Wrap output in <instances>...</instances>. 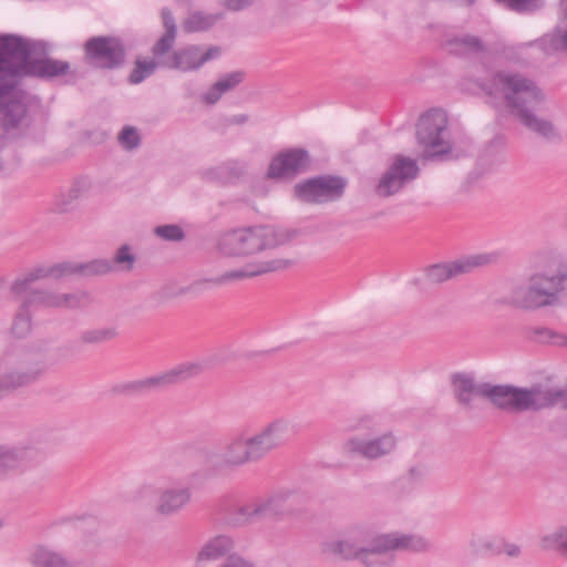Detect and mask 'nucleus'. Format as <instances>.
I'll return each instance as SVG.
<instances>
[{"instance_id":"1","label":"nucleus","mask_w":567,"mask_h":567,"mask_svg":"<svg viewBox=\"0 0 567 567\" xmlns=\"http://www.w3.org/2000/svg\"><path fill=\"white\" fill-rule=\"evenodd\" d=\"M481 86L489 96L503 99L511 113L528 131L546 142L560 141L557 125L535 113L545 94L533 80L518 73L497 72Z\"/></svg>"},{"instance_id":"2","label":"nucleus","mask_w":567,"mask_h":567,"mask_svg":"<svg viewBox=\"0 0 567 567\" xmlns=\"http://www.w3.org/2000/svg\"><path fill=\"white\" fill-rule=\"evenodd\" d=\"M431 549V543L419 535L391 533L372 536L370 529L355 526L341 537L326 542L323 553L343 560L360 559L365 566H373L381 554L392 550L424 553Z\"/></svg>"},{"instance_id":"3","label":"nucleus","mask_w":567,"mask_h":567,"mask_svg":"<svg viewBox=\"0 0 567 567\" xmlns=\"http://www.w3.org/2000/svg\"><path fill=\"white\" fill-rule=\"evenodd\" d=\"M296 233L272 226L237 228L221 234L218 250L229 257H245L287 245Z\"/></svg>"},{"instance_id":"4","label":"nucleus","mask_w":567,"mask_h":567,"mask_svg":"<svg viewBox=\"0 0 567 567\" xmlns=\"http://www.w3.org/2000/svg\"><path fill=\"white\" fill-rule=\"evenodd\" d=\"M30 53L29 42L23 38L12 34L0 37V55H6L19 81L25 75L50 79L70 71L71 66L66 61L51 58L30 59Z\"/></svg>"},{"instance_id":"5","label":"nucleus","mask_w":567,"mask_h":567,"mask_svg":"<svg viewBox=\"0 0 567 567\" xmlns=\"http://www.w3.org/2000/svg\"><path fill=\"white\" fill-rule=\"evenodd\" d=\"M567 282V262L556 269H547L532 275L526 285L517 287L511 302L523 309H539L557 302Z\"/></svg>"},{"instance_id":"6","label":"nucleus","mask_w":567,"mask_h":567,"mask_svg":"<svg viewBox=\"0 0 567 567\" xmlns=\"http://www.w3.org/2000/svg\"><path fill=\"white\" fill-rule=\"evenodd\" d=\"M0 400L38 382L47 372L43 357L32 351L10 354L0 360Z\"/></svg>"},{"instance_id":"7","label":"nucleus","mask_w":567,"mask_h":567,"mask_svg":"<svg viewBox=\"0 0 567 567\" xmlns=\"http://www.w3.org/2000/svg\"><path fill=\"white\" fill-rule=\"evenodd\" d=\"M6 55H0V136L20 126L27 115V93Z\"/></svg>"},{"instance_id":"8","label":"nucleus","mask_w":567,"mask_h":567,"mask_svg":"<svg viewBox=\"0 0 567 567\" xmlns=\"http://www.w3.org/2000/svg\"><path fill=\"white\" fill-rule=\"evenodd\" d=\"M484 399L495 408L506 412L537 411L545 409L544 386L529 389L511 384L486 383Z\"/></svg>"},{"instance_id":"9","label":"nucleus","mask_w":567,"mask_h":567,"mask_svg":"<svg viewBox=\"0 0 567 567\" xmlns=\"http://www.w3.org/2000/svg\"><path fill=\"white\" fill-rule=\"evenodd\" d=\"M447 114L441 110H430L424 113L416 124V141L423 147V157L440 159L452 152L449 137Z\"/></svg>"},{"instance_id":"10","label":"nucleus","mask_w":567,"mask_h":567,"mask_svg":"<svg viewBox=\"0 0 567 567\" xmlns=\"http://www.w3.org/2000/svg\"><path fill=\"white\" fill-rule=\"evenodd\" d=\"M204 369L200 362H184L164 373L122 382L114 388V391L121 395H146L195 378Z\"/></svg>"},{"instance_id":"11","label":"nucleus","mask_w":567,"mask_h":567,"mask_svg":"<svg viewBox=\"0 0 567 567\" xmlns=\"http://www.w3.org/2000/svg\"><path fill=\"white\" fill-rule=\"evenodd\" d=\"M420 167L417 161L402 155H393L386 168L374 186V193L380 198H388L399 194L409 184L417 178Z\"/></svg>"},{"instance_id":"12","label":"nucleus","mask_w":567,"mask_h":567,"mask_svg":"<svg viewBox=\"0 0 567 567\" xmlns=\"http://www.w3.org/2000/svg\"><path fill=\"white\" fill-rule=\"evenodd\" d=\"M348 181L342 176L321 175L308 178L295 185V196L308 204H324L340 199Z\"/></svg>"},{"instance_id":"13","label":"nucleus","mask_w":567,"mask_h":567,"mask_svg":"<svg viewBox=\"0 0 567 567\" xmlns=\"http://www.w3.org/2000/svg\"><path fill=\"white\" fill-rule=\"evenodd\" d=\"M285 501V497L276 495L236 504L229 508L226 522L233 526H243L284 515L286 512Z\"/></svg>"},{"instance_id":"14","label":"nucleus","mask_w":567,"mask_h":567,"mask_svg":"<svg viewBox=\"0 0 567 567\" xmlns=\"http://www.w3.org/2000/svg\"><path fill=\"white\" fill-rule=\"evenodd\" d=\"M84 58L96 69L115 70L125 63L126 49L123 41L116 37H93L84 44Z\"/></svg>"},{"instance_id":"15","label":"nucleus","mask_w":567,"mask_h":567,"mask_svg":"<svg viewBox=\"0 0 567 567\" xmlns=\"http://www.w3.org/2000/svg\"><path fill=\"white\" fill-rule=\"evenodd\" d=\"M288 432L289 421L280 417L272 420L250 435L246 433L252 463L260 462L272 451L284 446Z\"/></svg>"},{"instance_id":"16","label":"nucleus","mask_w":567,"mask_h":567,"mask_svg":"<svg viewBox=\"0 0 567 567\" xmlns=\"http://www.w3.org/2000/svg\"><path fill=\"white\" fill-rule=\"evenodd\" d=\"M220 53V48L216 45L202 51L200 47L190 44L177 50L172 49L164 53L152 54L161 59L159 63L164 69L192 72L200 69L206 62L218 58Z\"/></svg>"},{"instance_id":"17","label":"nucleus","mask_w":567,"mask_h":567,"mask_svg":"<svg viewBox=\"0 0 567 567\" xmlns=\"http://www.w3.org/2000/svg\"><path fill=\"white\" fill-rule=\"evenodd\" d=\"M52 267L50 269L44 268H38L29 274L24 275L21 278H18L11 287V290L18 295L23 296V301L29 306L31 309H38V308H58V293L48 291V290H39L34 288V282L39 279L45 278V277H55L60 278L61 276H58V272L52 274Z\"/></svg>"},{"instance_id":"18","label":"nucleus","mask_w":567,"mask_h":567,"mask_svg":"<svg viewBox=\"0 0 567 567\" xmlns=\"http://www.w3.org/2000/svg\"><path fill=\"white\" fill-rule=\"evenodd\" d=\"M311 165L309 152L301 147H292L277 153L270 161L266 176L274 181H292L306 173Z\"/></svg>"},{"instance_id":"19","label":"nucleus","mask_w":567,"mask_h":567,"mask_svg":"<svg viewBox=\"0 0 567 567\" xmlns=\"http://www.w3.org/2000/svg\"><path fill=\"white\" fill-rule=\"evenodd\" d=\"M396 447V439L392 433L365 439L354 435L343 444V451L349 456H358L374 461L392 453Z\"/></svg>"},{"instance_id":"20","label":"nucleus","mask_w":567,"mask_h":567,"mask_svg":"<svg viewBox=\"0 0 567 567\" xmlns=\"http://www.w3.org/2000/svg\"><path fill=\"white\" fill-rule=\"evenodd\" d=\"M496 258L495 254H480L463 260L432 265L426 268L425 278L431 284H442L457 275L468 272L475 267L491 264Z\"/></svg>"},{"instance_id":"21","label":"nucleus","mask_w":567,"mask_h":567,"mask_svg":"<svg viewBox=\"0 0 567 567\" xmlns=\"http://www.w3.org/2000/svg\"><path fill=\"white\" fill-rule=\"evenodd\" d=\"M193 501V489L189 485L167 486L161 488L154 506L157 515L173 517L189 506Z\"/></svg>"},{"instance_id":"22","label":"nucleus","mask_w":567,"mask_h":567,"mask_svg":"<svg viewBox=\"0 0 567 567\" xmlns=\"http://www.w3.org/2000/svg\"><path fill=\"white\" fill-rule=\"evenodd\" d=\"M218 461L223 468L229 470L252 463L246 440V432L235 433L225 442L219 453Z\"/></svg>"},{"instance_id":"23","label":"nucleus","mask_w":567,"mask_h":567,"mask_svg":"<svg viewBox=\"0 0 567 567\" xmlns=\"http://www.w3.org/2000/svg\"><path fill=\"white\" fill-rule=\"evenodd\" d=\"M487 382H476L474 377L467 373H455L452 377V388L455 399L464 409L473 408L474 398L484 399Z\"/></svg>"},{"instance_id":"24","label":"nucleus","mask_w":567,"mask_h":567,"mask_svg":"<svg viewBox=\"0 0 567 567\" xmlns=\"http://www.w3.org/2000/svg\"><path fill=\"white\" fill-rule=\"evenodd\" d=\"M113 271V262L109 259H93L87 262H62L52 267L58 276L80 275L83 277L101 276Z\"/></svg>"},{"instance_id":"25","label":"nucleus","mask_w":567,"mask_h":567,"mask_svg":"<svg viewBox=\"0 0 567 567\" xmlns=\"http://www.w3.org/2000/svg\"><path fill=\"white\" fill-rule=\"evenodd\" d=\"M450 53L457 56H470L485 52L483 41L476 35L455 37L445 43Z\"/></svg>"},{"instance_id":"26","label":"nucleus","mask_w":567,"mask_h":567,"mask_svg":"<svg viewBox=\"0 0 567 567\" xmlns=\"http://www.w3.org/2000/svg\"><path fill=\"white\" fill-rule=\"evenodd\" d=\"M245 75L246 74L244 71H234L225 74L206 92L204 95V101L207 104H215L224 93L229 92L238 86L244 81Z\"/></svg>"},{"instance_id":"27","label":"nucleus","mask_w":567,"mask_h":567,"mask_svg":"<svg viewBox=\"0 0 567 567\" xmlns=\"http://www.w3.org/2000/svg\"><path fill=\"white\" fill-rule=\"evenodd\" d=\"M234 547L230 537L219 535L207 542L198 554V560H216L227 555Z\"/></svg>"},{"instance_id":"28","label":"nucleus","mask_w":567,"mask_h":567,"mask_svg":"<svg viewBox=\"0 0 567 567\" xmlns=\"http://www.w3.org/2000/svg\"><path fill=\"white\" fill-rule=\"evenodd\" d=\"M245 169V163L238 159H229L209 169L208 174L210 178L220 183H233L244 175Z\"/></svg>"},{"instance_id":"29","label":"nucleus","mask_w":567,"mask_h":567,"mask_svg":"<svg viewBox=\"0 0 567 567\" xmlns=\"http://www.w3.org/2000/svg\"><path fill=\"white\" fill-rule=\"evenodd\" d=\"M163 24L165 28V32L162 37L154 43L152 48V53H164L166 51H171L174 47L176 40V24L175 20L167 9H163L162 11Z\"/></svg>"},{"instance_id":"30","label":"nucleus","mask_w":567,"mask_h":567,"mask_svg":"<svg viewBox=\"0 0 567 567\" xmlns=\"http://www.w3.org/2000/svg\"><path fill=\"white\" fill-rule=\"evenodd\" d=\"M539 547L543 550L556 551L567 558V526H561L544 535L539 539Z\"/></svg>"},{"instance_id":"31","label":"nucleus","mask_w":567,"mask_h":567,"mask_svg":"<svg viewBox=\"0 0 567 567\" xmlns=\"http://www.w3.org/2000/svg\"><path fill=\"white\" fill-rule=\"evenodd\" d=\"M118 334L115 327H96L83 330L79 342L83 346H100L114 340Z\"/></svg>"},{"instance_id":"32","label":"nucleus","mask_w":567,"mask_h":567,"mask_svg":"<svg viewBox=\"0 0 567 567\" xmlns=\"http://www.w3.org/2000/svg\"><path fill=\"white\" fill-rule=\"evenodd\" d=\"M223 16V13L208 14L196 11L185 19L183 30L187 33L206 31L220 20Z\"/></svg>"},{"instance_id":"33","label":"nucleus","mask_w":567,"mask_h":567,"mask_svg":"<svg viewBox=\"0 0 567 567\" xmlns=\"http://www.w3.org/2000/svg\"><path fill=\"white\" fill-rule=\"evenodd\" d=\"M159 58L154 56L153 60H141L137 59L135 61V65L128 75V82L131 84H138L143 82L145 79L151 76L157 68H162L159 63Z\"/></svg>"},{"instance_id":"34","label":"nucleus","mask_w":567,"mask_h":567,"mask_svg":"<svg viewBox=\"0 0 567 567\" xmlns=\"http://www.w3.org/2000/svg\"><path fill=\"white\" fill-rule=\"evenodd\" d=\"M31 308L23 301L14 316L11 331L17 338H24L31 332Z\"/></svg>"},{"instance_id":"35","label":"nucleus","mask_w":567,"mask_h":567,"mask_svg":"<svg viewBox=\"0 0 567 567\" xmlns=\"http://www.w3.org/2000/svg\"><path fill=\"white\" fill-rule=\"evenodd\" d=\"M257 277L256 268L254 264H249L243 268L229 270L215 278L207 279V282L220 286L231 281H238L246 278Z\"/></svg>"},{"instance_id":"36","label":"nucleus","mask_w":567,"mask_h":567,"mask_svg":"<svg viewBox=\"0 0 567 567\" xmlns=\"http://www.w3.org/2000/svg\"><path fill=\"white\" fill-rule=\"evenodd\" d=\"M528 336L536 342H549L556 346H567V336L555 332L546 327H534L528 331Z\"/></svg>"},{"instance_id":"37","label":"nucleus","mask_w":567,"mask_h":567,"mask_svg":"<svg viewBox=\"0 0 567 567\" xmlns=\"http://www.w3.org/2000/svg\"><path fill=\"white\" fill-rule=\"evenodd\" d=\"M296 264L295 259L290 258H275L266 261H260L255 265L257 276L268 272L284 271L289 269Z\"/></svg>"},{"instance_id":"38","label":"nucleus","mask_w":567,"mask_h":567,"mask_svg":"<svg viewBox=\"0 0 567 567\" xmlns=\"http://www.w3.org/2000/svg\"><path fill=\"white\" fill-rule=\"evenodd\" d=\"M117 141L123 148L131 151L140 146L141 136L136 127L126 125L120 132Z\"/></svg>"},{"instance_id":"39","label":"nucleus","mask_w":567,"mask_h":567,"mask_svg":"<svg viewBox=\"0 0 567 567\" xmlns=\"http://www.w3.org/2000/svg\"><path fill=\"white\" fill-rule=\"evenodd\" d=\"M87 301L85 292L79 293H58V308L78 309Z\"/></svg>"},{"instance_id":"40","label":"nucleus","mask_w":567,"mask_h":567,"mask_svg":"<svg viewBox=\"0 0 567 567\" xmlns=\"http://www.w3.org/2000/svg\"><path fill=\"white\" fill-rule=\"evenodd\" d=\"M21 457L17 450L0 446V474L19 466Z\"/></svg>"},{"instance_id":"41","label":"nucleus","mask_w":567,"mask_h":567,"mask_svg":"<svg viewBox=\"0 0 567 567\" xmlns=\"http://www.w3.org/2000/svg\"><path fill=\"white\" fill-rule=\"evenodd\" d=\"M113 262V269L118 266L123 270H131L133 268L135 256L131 252L128 245H122L115 252Z\"/></svg>"},{"instance_id":"42","label":"nucleus","mask_w":567,"mask_h":567,"mask_svg":"<svg viewBox=\"0 0 567 567\" xmlns=\"http://www.w3.org/2000/svg\"><path fill=\"white\" fill-rule=\"evenodd\" d=\"M154 233L168 241H181L185 237L184 230L178 225L157 226Z\"/></svg>"},{"instance_id":"43","label":"nucleus","mask_w":567,"mask_h":567,"mask_svg":"<svg viewBox=\"0 0 567 567\" xmlns=\"http://www.w3.org/2000/svg\"><path fill=\"white\" fill-rule=\"evenodd\" d=\"M544 396H545V409L554 406L558 402H563L565 409H567V390H563L559 388H544Z\"/></svg>"},{"instance_id":"44","label":"nucleus","mask_w":567,"mask_h":567,"mask_svg":"<svg viewBox=\"0 0 567 567\" xmlns=\"http://www.w3.org/2000/svg\"><path fill=\"white\" fill-rule=\"evenodd\" d=\"M509 11L524 14L530 13L540 8L539 2H503Z\"/></svg>"},{"instance_id":"45","label":"nucleus","mask_w":567,"mask_h":567,"mask_svg":"<svg viewBox=\"0 0 567 567\" xmlns=\"http://www.w3.org/2000/svg\"><path fill=\"white\" fill-rule=\"evenodd\" d=\"M75 199V196H72L71 194L66 197L60 198L55 204V210L60 214L68 213L73 208L72 204Z\"/></svg>"},{"instance_id":"46","label":"nucleus","mask_w":567,"mask_h":567,"mask_svg":"<svg viewBox=\"0 0 567 567\" xmlns=\"http://www.w3.org/2000/svg\"><path fill=\"white\" fill-rule=\"evenodd\" d=\"M220 567H251V564L240 556L230 555Z\"/></svg>"},{"instance_id":"47","label":"nucleus","mask_w":567,"mask_h":567,"mask_svg":"<svg viewBox=\"0 0 567 567\" xmlns=\"http://www.w3.org/2000/svg\"><path fill=\"white\" fill-rule=\"evenodd\" d=\"M426 474L425 467L422 465L413 466L409 470V477L412 481H420Z\"/></svg>"},{"instance_id":"48","label":"nucleus","mask_w":567,"mask_h":567,"mask_svg":"<svg viewBox=\"0 0 567 567\" xmlns=\"http://www.w3.org/2000/svg\"><path fill=\"white\" fill-rule=\"evenodd\" d=\"M248 120H249V116L247 114H236V115H233L228 120V123L231 125H243V124L247 123Z\"/></svg>"},{"instance_id":"49","label":"nucleus","mask_w":567,"mask_h":567,"mask_svg":"<svg viewBox=\"0 0 567 567\" xmlns=\"http://www.w3.org/2000/svg\"><path fill=\"white\" fill-rule=\"evenodd\" d=\"M504 550L511 557H517L520 555V547L516 544L505 545Z\"/></svg>"},{"instance_id":"50","label":"nucleus","mask_w":567,"mask_h":567,"mask_svg":"<svg viewBox=\"0 0 567 567\" xmlns=\"http://www.w3.org/2000/svg\"><path fill=\"white\" fill-rule=\"evenodd\" d=\"M250 2H226L229 11H241L245 10Z\"/></svg>"}]
</instances>
